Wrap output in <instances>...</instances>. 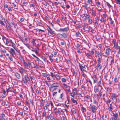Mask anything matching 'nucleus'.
Wrapping results in <instances>:
<instances>
[{
    "label": "nucleus",
    "mask_w": 120,
    "mask_h": 120,
    "mask_svg": "<svg viewBox=\"0 0 120 120\" xmlns=\"http://www.w3.org/2000/svg\"><path fill=\"white\" fill-rule=\"evenodd\" d=\"M22 80L24 83L26 84L27 83L28 84H30V80L27 74H26V75L24 76V78L22 79Z\"/></svg>",
    "instance_id": "nucleus-1"
},
{
    "label": "nucleus",
    "mask_w": 120,
    "mask_h": 120,
    "mask_svg": "<svg viewBox=\"0 0 120 120\" xmlns=\"http://www.w3.org/2000/svg\"><path fill=\"white\" fill-rule=\"evenodd\" d=\"M88 110L92 111L93 112H95L97 109V107L94 105L88 108Z\"/></svg>",
    "instance_id": "nucleus-2"
},
{
    "label": "nucleus",
    "mask_w": 120,
    "mask_h": 120,
    "mask_svg": "<svg viewBox=\"0 0 120 120\" xmlns=\"http://www.w3.org/2000/svg\"><path fill=\"white\" fill-rule=\"evenodd\" d=\"M57 36L61 38H66L67 36L66 33L64 32H63L62 34L58 33L57 34Z\"/></svg>",
    "instance_id": "nucleus-3"
},
{
    "label": "nucleus",
    "mask_w": 120,
    "mask_h": 120,
    "mask_svg": "<svg viewBox=\"0 0 120 120\" xmlns=\"http://www.w3.org/2000/svg\"><path fill=\"white\" fill-rule=\"evenodd\" d=\"M69 29V27H67L64 28H60L59 30V31L61 32H67L68 31Z\"/></svg>",
    "instance_id": "nucleus-4"
},
{
    "label": "nucleus",
    "mask_w": 120,
    "mask_h": 120,
    "mask_svg": "<svg viewBox=\"0 0 120 120\" xmlns=\"http://www.w3.org/2000/svg\"><path fill=\"white\" fill-rule=\"evenodd\" d=\"M112 113L113 117L112 120H116L119 116L118 114L117 113Z\"/></svg>",
    "instance_id": "nucleus-5"
},
{
    "label": "nucleus",
    "mask_w": 120,
    "mask_h": 120,
    "mask_svg": "<svg viewBox=\"0 0 120 120\" xmlns=\"http://www.w3.org/2000/svg\"><path fill=\"white\" fill-rule=\"evenodd\" d=\"M92 78L93 79L94 83H97L98 80V79L97 76L95 75H93V76H91Z\"/></svg>",
    "instance_id": "nucleus-6"
},
{
    "label": "nucleus",
    "mask_w": 120,
    "mask_h": 120,
    "mask_svg": "<svg viewBox=\"0 0 120 120\" xmlns=\"http://www.w3.org/2000/svg\"><path fill=\"white\" fill-rule=\"evenodd\" d=\"M79 66L82 71H85L86 68L85 67V65H84L79 64Z\"/></svg>",
    "instance_id": "nucleus-7"
},
{
    "label": "nucleus",
    "mask_w": 120,
    "mask_h": 120,
    "mask_svg": "<svg viewBox=\"0 0 120 120\" xmlns=\"http://www.w3.org/2000/svg\"><path fill=\"white\" fill-rule=\"evenodd\" d=\"M111 50V49H110L109 48H108L105 50V54L106 55L105 56L103 55L104 56H107L109 55V51Z\"/></svg>",
    "instance_id": "nucleus-8"
},
{
    "label": "nucleus",
    "mask_w": 120,
    "mask_h": 120,
    "mask_svg": "<svg viewBox=\"0 0 120 120\" xmlns=\"http://www.w3.org/2000/svg\"><path fill=\"white\" fill-rule=\"evenodd\" d=\"M59 86V84L57 83H55L52 84L50 86V88H53L54 87H58Z\"/></svg>",
    "instance_id": "nucleus-9"
},
{
    "label": "nucleus",
    "mask_w": 120,
    "mask_h": 120,
    "mask_svg": "<svg viewBox=\"0 0 120 120\" xmlns=\"http://www.w3.org/2000/svg\"><path fill=\"white\" fill-rule=\"evenodd\" d=\"M19 71L22 74L23 73L24 71H26L25 69L21 67H20L19 68Z\"/></svg>",
    "instance_id": "nucleus-10"
},
{
    "label": "nucleus",
    "mask_w": 120,
    "mask_h": 120,
    "mask_svg": "<svg viewBox=\"0 0 120 120\" xmlns=\"http://www.w3.org/2000/svg\"><path fill=\"white\" fill-rule=\"evenodd\" d=\"M48 34L50 36H51L52 34H55V32L54 31H53L52 30H48Z\"/></svg>",
    "instance_id": "nucleus-11"
},
{
    "label": "nucleus",
    "mask_w": 120,
    "mask_h": 120,
    "mask_svg": "<svg viewBox=\"0 0 120 120\" xmlns=\"http://www.w3.org/2000/svg\"><path fill=\"white\" fill-rule=\"evenodd\" d=\"M28 63L29 68L30 69H33V66H32V64L33 63L32 62H30V61H28Z\"/></svg>",
    "instance_id": "nucleus-12"
},
{
    "label": "nucleus",
    "mask_w": 120,
    "mask_h": 120,
    "mask_svg": "<svg viewBox=\"0 0 120 120\" xmlns=\"http://www.w3.org/2000/svg\"><path fill=\"white\" fill-rule=\"evenodd\" d=\"M79 85V82L78 81H75L74 82V86L76 88H77L78 87Z\"/></svg>",
    "instance_id": "nucleus-13"
},
{
    "label": "nucleus",
    "mask_w": 120,
    "mask_h": 120,
    "mask_svg": "<svg viewBox=\"0 0 120 120\" xmlns=\"http://www.w3.org/2000/svg\"><path fill=\"white\" fill-rule=\"evenodd\" d=\"M29 77L31 81L33 80H34L35 79V78L33 74H30Z\"/></svg>",
    "instance_id": "nucleus-14"
},
{
    "label": "nucleus",
    "mask_w": 120,
    "mask_h": 120,
    "mask_svg": "<svg viewBox=\"0 0 120 120\" xmlns=\"http://www.w3.org/2000/svg\"><path fill=\"white\" fill-rule=\"evenodd\" d=\"M34 52L36 54H38L39 51V49L38 47H36L34 48Z\"/></svg>",
    "instance_id": "nucleus-15"
},
{
    "label": "nucleus",
    "mask_w": 120,
    "mask_h": 120,
    "mask_svg": "<svg viewBox=\"0 0 120 120\" xmlns=\"http://www.w3.org/2000/svg\"><path fill=\"white\" fill-rule=\"evenodd\" d=\"M97 84L98 85V87H99L102 88V87L101 86L102 83L101 81V79H100V80L98 81H97Z\"/></svg>",
    "instance_id": "nucleus-16"
},
{
    "label": "nucleus",
    "mask_w": 120,
    "mask_h": 120,
    "mask_svg": "<svg viewBox=\"0 0 120 120\" xmlns=\"http://www.w3.org/2000/svg\"><path fill=\"white\" fill-rule=\"evenodd\" d=\"M15 75L16 77L18 79H21V76L19 74L16 72L15 73Z\"/></svg>",
    "instance_id": "nucleus-17"
},
{
    "label": "nucleus",
    "mask_w": 120,
    "mask_h": 120,
    "mask_svg": "<svg viewBox=\"0 0 120 120\" xmlns=\"http://www.w3.org/2000/svg\"><path fill=\"white\" fill-rule=\"evenodd\" d=\"M34 65V66H33V68H35L36 69H38L39 68V66L37 65L36 64H34L33 63Z\"/></svg>",
    "instance_id": "nucleus-18"
},
{
    "label": "nucleus",
    "mask_w": 120,
    "mask_h": 120,
    "mask_svg": "<svg viewBox=\"0 0 120 120\" xmlns=\"http://www.w3.org/2000/svg\"><path fill=\"white\" fill-rule=\"evenodd\" d=\"M97 68H98L99 70L101 69L102 68V66L101 65V63H99L98 62L97 66H96Z\"/></svg>",
    "instance_id": "nucleus-19"
},
{
    "label": "nucleus",
    "mask_w": 120,
    "mask_h": 120,
    "mask_svg": "<svg viewBox=\"0 0 120 120\" xmlns=\"http://www.w3.org/2000/svg\"><path fill=\"white\" fill-rule=\"evenodd\" d=\"M24 64L25 68L26 69H28V65L27 63H26L25 61H24Z\"/></svg>",
    "instance_id": "nucleus-20"
},
{
    "label": "nucleus",
    "mask_w": 120,
    "mask_h": 120,
    "mask_svg": "<svg viewBox=\"0 0 120 120\" xmlns=\"http://www.w3.org/2000/svg\"><path fill=\"white\" fill-rule=\"evenodd\" d=\"M36 40H35L32 39L31 40V43L33 44V45L34 46H36V43L35 42Z\"/></svg>",
    "instance_id": "nucleus-21"
},
{
    "label": "nucleus",
    "mask_w": 120,
    "mask_h": 120,
    "mask_svg": "<svg viewBox=\"0 0 120 120\" xmlns=\"http://www.w3.org/2000/svg\"><path fill=\"white\" fill-rule=\"evenodd\" d=\"M102 92H100L99 93V95L98 94H97V95L98 96V98H100L102 94Z\"/></svg>",
    "instance_id": "nucleus-22"
},
{
    "label": "nucleus",
    "mask_w": 120,
    "mask_h": 120,
    "mask_svg": "<svg viewBox=\"0 0 120 120\" xmlns=\"http://www.w3.org/2000/svg\"><path fill=\"white\" fill-rule=\"evenodd\" d=\"M71 101L74 103H75L76 104H77L78 103L77 101L76 100H74L73 98H71Z\"/></svg>",
    "instance_id": "nucleus-23"
},
{
    "label": "nucleus",
    "mask_w": 120,
    "mask_h": 120,
    "mask_svg": "<svg viewBox=\"0 0 120 120\" xmlns=\"http://www.w3.org/2000/svg\"><path fill=\"white\" fill-rule=\"evenodd\" d=\"M1 117L2 119L3 120H6L5 119V117H6L5 114L3 113H2L1 114Z\"/></svg>",
    "instance_id": "nucleus-24"
},
{
    "label": "nucleus",
    "mask_w": 120,
    "mask_h": 120,
    "mask_svg": "<svg viewBox=\"0 0 120 120\" xmlns=\"http://www.w3.org/2000/svg\"><path fill=\"white\" fill-rule=\"evenodd\" d=\"M117 96V95L116 94H113L112 96V97L113 98L112 99H113V98H114L116 100V97Z\"/></svg>",
    "instance_id": "nucleus-25"
},
{
    "label": "nucleus",
    "mask_w": 120,
    "mask_h": 120,
    "mask_svg": "<svg viewBox=\"0 0 120 120\" xmlns=\"http://www.w3.org/2000/svg\"><path fill=\"white\" fill-rule=\"evenodd\" d=\"M54 77L58 80L60 79V77L58 74H56L55 75H54Z\"/></svg>",
    "instance_id": "nucleus-26"
},
{
    "label": "nucleus",
    "mask_w": 120,
    "mask_h": 120,
    "mask_svg": "<svg viewBox=\"0 0 120 120\" xmlns=\"http://www.w3.org/2000/svg\"><path fill=\"white\" fill-rule=\"evenodd\" d=\"M24 45H26L29 49H31V47L30 45L27 43H24Z\"/></svg>",
    "instance_id": "nucleus-27"
},
{
    "label": "nucleus",
    "mask_w": 120,
    "mask_h": 120,
    "mask_svg": "<svg viewBox=\"0 0 120 120\" xmlns=\"http://www.w3.org/2000/svg\"><path fill=\"white\" fill-rule=\"evenodd\" d=\"M81 110L82 112H86V109L83 107L82 106L81 107Z\"/></svg>",
    "instance_id": "nucleus-28"
},
{
    "label": "nucleus",
    "mask_w": 120,
    "mask_h": 120,
    "mask_svg": "<svg viewBox=\"0 0 120 120\" xmlns=\"http://www.w3.org/2000/svg\"><path fill=\"white\" fill-rule=\"evenodd\" d=\"M99 87H97L95 90H94V92L95 93H97L99 92Z\"/></svg>",
    "instance_id": "nucleus-29"
},
{
    "label": "nucleus",
    "mask_w": 120,
    "mask_h": 120,
    "mask_svg": "<svg viewBox=\"0 0 120 120\" xmlns=\"http://www.w3.org/2000/svg\"><path fill=\"white\" fill-rule=\"evenodd\" d=\"M109 19L110 21V24L111 25H112L113 24V21L112 20V18L110 17H109Z\"/></svg>",
    "instance_id": "nucleus-30"
},
{
    "label": "nucleus",
    "mask_w": 120,
    "mask_h": 120,
    "mask_svg": "<svg viewBox=\"0 0 120 120\" xmlns=\"http://www.w3.org/2000/svg\"><path fill=\"white\" fill-rule=\"evenodd\" d=\"M88 21L89 24H91L92 23V20L91 18H89Z\"/></svg>",
    "instance_id": "nucleus-31"
},
{
    "label": "nucleus",
    "mask_w": 120,
    "mask_h": 120,
    "mask_svg": "<svg viewBox=\"0 0 120 120\" xmlns=\"http://www.w3.org/2000/svg\"><path fill=\"white\" fill-rule=\"evenodd\" d=\"M107 5L109 7V8H112V6L110 5V4H109L108 2H106Z\"/></svg>",
    "instance_id": "nucleus-32"
},
{
    "label": "nucleus",
    "mask_w": 120,
    "mask_h": 120,
    "mask_svg": "<svg viewBox=\"0 0 120 120\" xmlns=\"http://www.w3.org/2000/svg\"><path fill=\"white\" fill-rule=\"evenodd\" d=\"M86 18L85 19L86 20L87 19H88L89 18H90V16L88 14H86Z\"/></svg>",
    "instance_id": "nucleus-33"
},
{
    "label": "nucleus",
    "mask_w": 120,
    "mask_h": 120,
    "mask_svg": "<svg viewBox=\"0 0 120 120\" xmlns=\"http://www.w3.org/2000/svg\"><path fill=\"white\" fill-rule=\"evenodd\" d=\"M108 75L109 74L107 73L105 74L104 76V79H106V80H107V79L106 78L108 76Z\"/></svg>",
    "instance_id": "nucleus-34"
},
{
    "label": "nucleus",
    "mask_w": 120,
    "mask_h": 120,
    "mask_svg": "<svg viewBox=\"0 0 120 120\" xmlns=\"http://www.w3.org/2000/svg\"><path fill=\"white\" fill-rule=\"evenodd\" d=\"M87 2L90 4H91L92 3V0H88L87 1Z\"/></svg>",
    "instance_id": "nucleus-35"
},
{
    "label": "nucleus",
    "mask_w": 120,
    "mask_h": 120,
    "mask_svg": "<svg viewBox=\"0 0 120 120\" xmlns=\"http://www.w3.org/2000/svg\"><path fill=\"white\" fill-rule=\"evenodd\" d=\"M0 51L1 53H6L7 52L5 50H1Z\"/></svg>",
    "instance_id": "nucleus-36"
},
{
    "label": "nucleus",
    "mask_w": 120,
    "mask_h": 120,
    "mask_svg": "<svg viewBox=\"0 0 120 120\" xmlns=\"http://www.w3.org/2000/svg\"><path fill=\"white\" fill-rule=\"evenodd\" d=\"M101 58H98L97 60V61H98V63H101Z\"/></svg>",
    "instance_id": "nucleus-37"
},
{
    "label": "nucleus",
    "mask_w": 120,
    "mask_h": 120,
    "mask_svg": "<svg viewBox=\"0 0 120 120\" xmlns=\"http://www.w3.org/2000/svg\"><path fill=\"white\" fill-rule=\"evenodd\" d=\"M9 44V42L8 40H6V43L5 44L6 45H10Z\"/></svg>",
    "instance_id": "nucleus-38"
},
{
    "label": "nucleus",
    "mask_w": 120,
    "mask_h": 120,
    "mask_svg": "<svg viewBox=\"0 0 120 120\" xmlns=\"http://www.w3.org/2000/svg\"><path fill=\"white\" fill-rule=\"evenodd\" d=\"M62 81V82H65L66 81V79L64 78H62L61 79Z\"/></svg>",
    "instance_id": "nucleus-39"
},
{
    "label": "nucleus",
    "mask_w": 120,
    "mask_h": 120,
    "mask_svg": "<svg viewBox=\"0 0 120 120\" xmlns=\"http://www.w3.org/2000/svg\"><path fill=\"white\" fill-rule=\"evenodd\" d=\"M69 94L71 95V96L73 97V98H74L75 97V95H74V94L72 93H70Z\"/></svg>",
    "instance_id": "nucleus-40"
},
{
    "label": "nucleus",
    "mask_w": 120,
    "mask_h": 120,
    "mask_svg": "<svg viewBox=\"0 0 120 120\" xmlns=\"http://www.w3.org/2000/svg\"><path fill=\"white\" fill-rule=\"evenodd\" d=\"M93 103L94 104H95L97 105L98 103L97 101L95 100H94V101Z\"/></svg>",
    "instance_id": "nucleus-41"
},
{
    "label": "nucleus",
    "mask_w": 120,
    "mask_h": 120,
    "mask_svg": "<svg viewBox=\"0 0 120 120\" xmlns=\"http://www.w3.org/2000/svg\"><path fill=\"white\" fill-rule=\"evenodd\" d=\"M37 30L38 31V32H39L40 31H42L43 32H44L45 31V30H41V29H38V30Z\"/></svg>",
    "instance_id": "nucleus-42"
},
{
    "label": "nucleus",
    "mask_w": 120,
    "mask_h": 120,
    "mask_svg": "<svg viewBox=\"0 0 120 120\" xmlns=\"http://www.w3.org/2000/svg\"><path fill=\"white\" fill-rule=\"evenodd\" d=\"M10 50H11V51H10L11 52L14 53H15V51L13 49L11 48L10 49Z\"/></svg>",
    "instance_id": "nucleus-43"
},
{
    "label": "nucleus",
    "mask_w": 120,
    "mask_h": 120,
    "mask_svg": "<svg viewBox=\"0 0 120 120\" xmlns=\"http://www.w3.org/2000/svg\"><path fill=\"white\" fill-rule=\"evenodd\" d=\"M8 10L9 11H11L12 10V9L11 7H9L8 8Z\"/></svg>",
    "instance_id": "nucleus-44"
},
{
    "label": "nucleus",
    "mask_w": 120,
    "mask_h": 120,
    "mask_svg": "<svg viewBox=\"0 0 120 120\" xmlns=\"http://www.w3.org/2000/svg\"><path fill=\"white\" fill-rule=\"evenodd\" d=\"M86 28L88 29V30H89L92 29L91 27L90 26H87L86 27Z\"/></svg>",
    "instance_id": "nucleus-45"
},
{
    "label": "nucleus",
    "mask_w": 120,
    "mask_h": 120,
    "mask_svg": "<svg viewBox=\"0 0 120 120\" xmlns=\"http://www.w3.org/2000/svg\"><path fill=\"white\" fill-rule=\"evenodd\" d=\"M35 58H37L36 60L37 61H38V62L41 61L39 59L37 56H36Z\"/></svg>",
    "instance_id": "nucleus-46"
},
{
    "label": "nucleus",
    "mask_w": 120,
    "mask_h": 120,
    "mask_svg": "<svg viewBox=\"0 0 120 120\" xmlns=\"http://www.w3.org/2000/svg\"><path fill=\"white\" fill-rule=\"evenodd\" d=\"M112 59L111 61V64H112V63H113H113L114 62V58H113L112 57Z\"/></svg>",
    "instance_id": "nucleus-47"
},
{
    "label": "nucleus",
    "mask_w": 120,
    "mask_h": 120,
    "mask_svg": "<svg viewBox=\"0 0 120 120\" xmlns=\"http://www.w3.org/2000/svg\"><path fill=\"white\" fill-rule=\"evenodd\" d=\"M103 54V53L101 52H100L99 53V55L101 56V58H102V55Z\"/></svg>",
    "instance_id": "nucleus-48"
},
{
    "label": "nucleus",
    "mask_w": 120,
    "mask_h": 120,
    "mask_svg": "<svg viewBox=\"0 0 120 120\" xmlns=\"http://www.w3.org/2000/svg\"><path fill=\"white\" fill-rule=\"evenodd\" d=\"M105 118H107V119H108L109 118V115L108 114H106L105 115Z\"/></svg>",
    "instance_id": "nucleus-49"
},
{
    "label": "nucleus",
    "mask_w": 120,
    "mask_h": 120,
    "mask_svg": "<svg viewBox=\"0 0 120 120\" xmlns=\"http://www.w3.org/2000/svg\"><path fill=\"white\" fill-rule=\"evenodd\" d=\"M87 4H86L85 5H84L83 6L86 9H87L88 8L87 7Z\"/></svg>",
    "instance_id": "nucleus-50"
},
{
    "label": "nucleus",
    "mask_w": 120,
    "mask_h": 120,
    "mask_svg": "<svg viewBox=\"0 0 120 120\" xmlns=\"http://www.w3.org/2000/svg\"><path fill=\"white\" fill-rule=\"evenodd\" d=\"M116 40L115 39H113L112 41V43L114 44H116Z\"/></svg>",
    "instance_id": "nucleus-51"
},
{
    "label": "nucleus",
    "mask_w": 120,
    "mask_h": 120,
    "mask_svg": "<svg viewBox=\"0 0 120 120\" xmlns=\"http://www.w3.org/2000/svg\"><path fill=\"white\" fill-rule=\"evenodd\" d=\"M42 24L40 22H39L38 23V25L40 26H42Z\"/></svg>",
    "instance_id": "nucleus-52"
},
{
    "label": "nucleus",
    "mask_w": 120,
    "mask_h": 120,
    "mask_svg": "<svg viewBox=\"0 0 120 120\" xmlns=\"http://www.w3.org/2000/svg\"><path fill=\"white\" fill-rule=\"evenodd\" d=\"M88 57H89L90 56V54H89L88 53H86L85 54Z\"/></svg>",
    "instance_id": "nucleus-53"
},
{
    "label": "nucleus",
    "mask_w": 120,
    "mask_h": 120,
    "mask_svg": "<svg viewBox=\"0 0 120 120\" xmlns=\"http://www.w3.org/2000/svg\"><path fill=\"white\" fill-rule=\"evenodd\" d=\"M117 2V4H120V0H116Z\"/></svg>",
    "instance_id": "nucleus-54"
},
{
    "label": "nucleus",
    "mask_w": 120,
    "mask_h": 120,
    "mask_svg": "<svg viewBox=\"0 0 120 120\" xmlns=\"http://www.w3.org/2000/svg\"><path fill=\"white\" fill-rule=\"evenodd\" d=\"M90 98V96L88 95H86V96H85V98H86L87 99H89V98Z\"/></svg>",
    "instance_id": "nucleus-55"
},
{
    "label": "nucleus",
    "mask_w": 120,
    "mask_h": 120,
    "mask_svg": "<svg viewBox=\"0 0 120 120\" xmlns=\"http://www.w3.org/2000/svg\"><path fill=\"white\" fill-rule=\"evenodd\" d=\"M47 29H48V30H52V29L50 28V27L49 26H47Z\"/></svg>",
    "instance_id": "nucleus-56"
},
{
    "label": "nucleus",
    "mask_w": 120,
    "mask_h": 120,
    "mask_svg": "<svg viewBox=\"0 0 120 120\" xmlns=\"http://www.w3.org/2000/svg\"><path fill=\"white\" fill-rule=\"evenodd\" d=\"M11 88L9 87L8 89H7L6 91L7 92V94L9 92V90L11 89Z\"/></svg>",
    "instance_id": "nucleus-57"
},
{
    "label": "nucleus",
    "mask_w": 120,
    "mask_h": 120,
    "mask_svg": "<svg viewBox=\"0 0 120 120\" xmlns=\"http://www.w3.org/2000/svg\"><path fill=\"white\" fill-rule=\"evenodd\" d=\"M118 73L120 74V67H118L117 69Z\"/></svg>",
    "instance_id": "nucleus-58"
},
{
    "label": "nucleus",
    "mask_w": 120,
    "mask_h": 120,
    "mask_svg": "<svg viewBox=\"0 0 120 120\" xmlns=\"http://www.w3.org/2000/svg\"><path fill=\"white\" fill-rule=\"evenodd\" d=\"M75 95H76L77 94V93L75 91V90H73V93Z\"/></svg>",
    "instance_id": "nucleus-59"
},
{
    "label": "nucleus",
    "mask_w": 120,
    "mask_h": 120,
    "mask_svg": "<svg viewBox=\"0 0 120 120\" xmlns=\"http://www.w3.org/2000/svg\"><path fill=\"white\" fill-rule=\"evenodd\" d=\"M51 74V76L53 78L54 76V75H54L53 73L52 72H51L50 73Z\"/></svg>",
    "instance_id": "nucleus-60"
},
{
    "label": "nucleus",
    "mask_w": 120,
    "mask_h": 120,
    "mask_svg": "<svg viewBox=\"0 0 120 120\" xmlns=\"http://www.w3.org/2000/svg\"><path fill=\"white\" fill-rule=\"evenodd\" d=\"M94 12H95V11H94L93 10L92 11V14L93 16H94V15H95Z\"/></svg>",
    "instance_id": "nucleus-61"
},
{
    "label": "nucleus",
    "mask_w": 120,
    "mask_h": 120,
    "mask_svg": "<svg viewBox=\"0 0 120 120\" xmlns=\"http://www.w3.org/2000/svg\"><path fill=\"white\" fill-rule=\"evenodd\" d=\"M28 4L27 2H23V5H27Z\"/></svg>",
    "instance_id": "nucleus-62"
},
{
    "label": "nucleus",
    "mask_w": 120,
    "mask_h": 120,
    "mask_svg": "<svg viewBox=\"0 0 120 120\" xmlns=\"http://www.w3.org/2000/svg\"><path fill=\"white\" fill-rule=\"evenodd\" d=\"M117 102L118 103V106H119V108H120V101H119Z\"/></svg>",
    "instance_id": "nucleus-63"
},
{
    "label": "nucleus",
    "mask_w": 120,
    "mask_h": 120,
    "mask_svg": "<svg viewBox=\"0 0 120 120\" xmlns=\"http://www.w3.org/2000/svg\"><path fill=\"white\" fill-rule=\"evenodd\" d=\"M103 15L104 17L105 18H106V17L107 16V14L105 13Z\"/></svg>",
    "instance_id": "nucleus-64"
}]
</instances>
